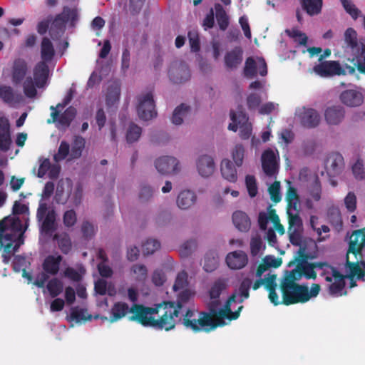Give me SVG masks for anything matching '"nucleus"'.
<instances>
[{
  "label": "nucleus",
  "instance_id": "f257e3e1",
  "mask_svg": "<svg viewBox=\"0 0 365 365\" xmlns=\"http://www.w3.org/2000/svg\"><path fill=\"white\" fill-rule=\"evenodd\" d=\"M252 284V280L246 277L240 284V286L235 292L228 299L225 306L218 309L220 304V296L222 292L226 288V284L224 280L218 279L215 281L210 287L209 294L210 301L208 307L210 313L201 312L197 314L192 310H187L182 319V324L187 328L193 331H210L214 330L217 326H224L227 324L226 320L230 322L236 319L240 316V312L243 308L240 306L237 311L232 312L231 311V304L234 302L242 303L250 296L249 289Z\"/></svg>",
  "mask_w": 365,
  "mask_h": 365
},
{
  "label": "nucleus",
  "instance_id": "f03ea898",
  "mask_svg": "<svg viewBox=\"0 0 365 365\" xmlns=\"http://www.w3.org/2000/svg\"><path fill=\"white\" fill-rule=\"evenodd\" d=\"M25 230L15 215L5 217L0 221V244L4 263H8L11 255L24 244Z\"/></svg>",
  "mask_w": 365,
  "mask_h": 365
},
{
  "label": "nucleus",
  "instance_id": "7ed1b4c3",
  "mask_svg": "<svg viewBox=\"0 0 365 365\" xmlns=\"http://www.w3.org/2000/svg\"><path fill=\"white\" fill-rule=\"evenodd\" d=\"M303 275L299 266L293 269L281 282L283 302L285 304L304 303L316 297L321 289L320 285L313 284L309 290L307 286L299 285L295 281L299 280Z\"/></svg>",
  "mask_w": 365,
  "mask_h": 365
},
{
  "label": "nucleus",
  "instance_id": "20e7f679",
  "mask_svg": "<svg viewBox=\"0 0 365 365\" xmlns=\"http://www.w3.org/2000/svg\"><path fill=\"white\" fill-rule=\"evenodd\" d=\"M315 268H320L323 269L322 275L324 277L325 280L329 283L328 285L330 294L333 296H341L344 292L345 286L344 277L345 273H339L334 267L321 263H304L299 265V269H302L303 275L307 279H315L317 273L314 271Z\"/></svg>",
  "mask_w": 365,
  "mask_h": 365
},
{
  "label": "nucleus",
  "instance_id": "39448f33",
  "mask_svg": "<svg viewBox=\"0 0 365 365\" xmlns=\"http://www.w3.org/2000/svg\"><path fill=\"white\" fill-rule=\"evenodd\" d=\"M53 191V182H46L41 194L36 213V218L40 223L41 232L48 236H51L57 227L56 212L47 202Z\"/></svg>",
  "mask_w": 365,
  "mask_h": 365
},
{
  "label": "nucleus",
  "instance_id": "423d86ee",
  "mask_svg": "<svg viewBox=\"0 0 365 365\" xmlns=\"http://www.w3.org/2000/svg\"><path fill=\"white\" fill-rule=\"evenodd\" d=\"M344 53L361 73H365V39L358 41L356 31L348 28L344 34Z\"/></svg>",
  "mask_w": 365,
  "mask_h": 365
},
{
  "label": "nucleus",
  "instance_id": "0eeeda50",
  "mask_svg": "<svg viewBox=\"0 0 365 365\" xmlns=\"http://www.w3.org/2000/svg\"><path fill=\"white\" fill-rule=\"evenodd\" d=\"M181 310L182 306L173 302H164L157 305L155 314H158V318H155L153 327L166 331L171 330L175 327L177 319L182 324L183 318H179L180 313H182ZM185 314V313L182 314V317Z\"/></svg>",
  "mask_w": 365,
  "mask_h": 365
},
{
  "label": "nucleus",
  "instance_id": "6e6552de",
  "mask_svg": "<svg viewBox=\"0 0 365 365\" xmlns=\"http://www.w3.org/2000/svg\"><path fill=\"white\" fill-rule=\"evenodd\" d=\"M48 76L49 69L46 63L44 61L37 63L33 69V78L27 76L23 82L24 95L29 98H36V88H42L47 85Z\"/></svg>",
  "mask_w": 365,
  "mask_h": 365
},
{
  "label": "nucleus",
  "instance_id": "1a4fd4ad",
  "mask_svg": "<svg viewBox=\"0 0 365 365\" xmlns=\"http://www.w3.org/2000/svg\"><path fill=\"white\" fill-rule=\"evenodd\" d=\"M365 246V228L355 230L350 237L349 247L346 253V263L344 267V273L346 277H350L359 272L357 264L351 260V256L357 258L361 255Z\"/></svg>",
  "mask_w": 365,
  "mask_h": 365
},
{
  "label": "nucleus",
  "instance_id": "9d476101",
  "mask_svg": "<svg viewBox=\"0 0 365 365\" xmlns=\"http://www.w3.org/2000/svg\"><path fill=\"white\" fill-rule=\"evenodd\" d=\"M259 225L262 230H267L266 238L271 245L277 242L275 231L279 235L284 234V228L279 222V218L275 210L269 207L267 212H261L258 218Z\"/></svg>",
  "mask_w": 365,
  "mask_h": 365
},
{
  "label": "nucleus",
  "instance_id": "9b49d317",
  "mask_svg": "<svg viewBox=\"0 0 365 365\" xmlns=\"http://www.w3.org/2000/svg\"><path fill=\"white\" fill-rule=\"evenodd\" d=\"M72 98L73 91L71 89L62 103H58L56 107L51 106V118L47 120L48 123H56V126L58 128H66L69 126L76 114V109L73 107H69L61 115L59 113L71 102Z\"/></svg>",
  "mask_w": 365,
  "mask_h": 365
},
{
  "label": "nucleus",
  "instance_id": "f8f14e48",
  "mask_svg": "<svg viewBox=\"0 0 365 365\" xmlns=\"http://www.w3.org/2000/svg\"><path fill=\"white\" fill-rule=\"evenodd\" d=\"M136 111L143 120H150L157 115L153 95L150 91L140 93L136 97Z\"/></svg>",
  "mask_w": 365,
  "mask_h": 365
},
{
  "label": "nucleus",
  "instance_id": "ddd939ff",
  "mask_svg": "<svg viewBox=\"0 0 365 365\" xmlns=\"http://www.w3.org/2000/svg\"><path fill=\"white\" fill-rule=\"evenodd\" d=\"M155 307H147L140 304H133L130 309V321L137 322L144 327L154 326Z\"/></svg>",
  "mask_w": 365,
  "mask_h": 365
},
{
  "label": "nucleus",
  "instance_id": "4468645a",
  "mask_svg": "<svg viewBox=\"0 0 365 365\" xmlns=\"http://www.w3.org/2000/svg\"><path fill=\"white\" fill-rule=\"evenodd\" d=\"M313 71L322 77H329L334 75L352 74L355 72L354 66L346 65L342 68L337 61H324L313 68Z\"/></svg>",
  "mask_w": 365,
  "mask_h": 365
},
{
  "label": "nucleus",
  "instance_id": "2eb2a0df",
  "mask_svg": "<svg viewBox=\"0 0 365 365\" xmlns=\"http://www.w3.org/2000/svg\"><path fill=\"white\" fill-rule=\"evenodd\" d=\"M232 123L228 125V129L232 131L240 130V136L242 139H248L252 134V124L248 120V117L242 111L231 113Z\"/></svg>",
  "mask_w": 365,
  "mask_h": 365
},
{
  "label": "nucleus",
  "instance_id": "dca6fc26",
  "mask_svg": "<svg viewBox=\"0 0 365 365\" xmlns=\"http://www.w3.org/2000/svg\"><path fill=\"white\" fill-rule=\"evenodd\" d=\"M191 73L187 64L180 60L171 63L168 69V77L175 84H181L188 81Z\"/></svg>",
  "mask_w": 365,
  "mask_h": 365
},
{
  "label": "nucleus",
  "instance_id": "f3484780",
  "mask_svg": "<svg viewBox=\"0 0 365 365\" xmlns=\"http://www.w3.org/2000/svg\"><path fill=\"white\" fill-rule=\"evenodd\" d=\"M295 117L301 125L306 128H314L321 122L319 112L312 108H297L295 111Z\"/></svg>",
  "mask_w": 365,
  "mask_h": 365
},
{
  "label": "nucleus",
  "instance_id": "a211bd4d",
  "mask_svg": "<svg viewBox=\"0 0 365 365\" xmlns=\"http://www.w3.org/2000/svg\"><path fill=\"white\" fill-rule=\"evenodd\" d=\"M261 160L265 175L269 178H276L279 160L278 151L270 148L265 150L262 154Z\"/></svg>",
  "mask_w": 365,
  "mask_h": 365
},
{
  "label": "nucleus",
  "instance_id": "6ab92c4d",
  "mask_svg": "<svg viewBox=\"0 0 365 365\" xmlns=\"http://www.w3.org/2000/svg\"><path fill=\"white\" fill-rule=\"evenodd\" d=\"M195 165L197 174L203 178L211 177L216 168L214 158L207 153L199 154L195 158Z\"/></svg>",
  "mask_w": 365,
  "mask_h": 365
},
{
  "label": "nucleus",
  "instance_id": "aec40b11",
  "mask_svg": "<svg viewBox=\"0 0 365 365\" xmlns=\"http://www.w3.org/2000/svg\"><path fill=\"white\" fill-rule=\"evenodd\" d=\"M157 170L163 175H177L181 171L180 161L173 156L160 157L155 162Z\"/></svg>",
  "mask_w": 365,
  "mask_h": 365
},
{
  "label": "nucleus",
  "instance_id": "412c9836",
  "mask_svg": "<svg viewBox=\"0 0 365 365\" xmlns=\"http://www.w3.org/2000/svg\"><path fill=\"white\" fill-rule=\"evenodd\" d=\"M289 218L288 234L292 244L298 245L301 242V231L302 221L298 215V211L287 210Z\"/></svg>",
  "mask_w": 365,
  "mask_h": 365
},
{
  "label": "nucleus",
  "instance_id": "4be33fe9",
  "mask_svg": "<svg viewBox=\"0 0 365 365\" xmlns=\"http://www.w3.org/2000/svg\"><path fill=\"white\" fill-rule=\"evenodd\" d=\"M245 76L253 78L257 73L264 76L267 73V64L262 58L249 57L244 68Z\"/></svg>",
  "mask_w": 365,
  "mask_h": 365
},
{
  "label": "nucleus",
  "instance_id": "5701e85b",
  "mask_svg": "<svg viewBox=\"0 0 365 365\" xmlns=\"http://www.w3.org/2000/svg\"><path fill=\"white\" fill-rule=\"evenodd\" d=\"M0 99L11 107L16 108L24 101V96L11 86L0 85Z\"/></svg>",
  "mask_w": 365,
  "mask_h": 365
},
{
  "label": "nucleus",
  "instance_id": "b1692460",
  "mask_svg": "<svg viewBox=\"0 0 365 365\" xmlns=\"http://www.w3.org/2000/svg\"><path fill=\"white\" fill-rule=\"evenodd\" d=\"M346 111L341 105L327 106L324 112V120L327 125L336 126L340 125L344 120Z\"/></svg>",
  "mask_w": 365,
  "mask_h": 365
},
{
  "label": "nucleus",
  "instance_id": "393cba45",
  "mask_svg": "<svg viewBox=\"0 0 365 365\" xmlns=\"http://www.w3.org/2000/svg\"><path fill=\"white\" fill-rule=\"evenodd\" d=\"M226 263L231 269H241L248 263V256L244 251H233L227 255Z\"/></svg>",
  "mask_w": 365,
  "mask_h": 365
},
{
  "label": "nucleus",
  "instance_id": "a878e982",
  "mask_svg": "<svg viewBox=\"0 0 365 365\" xmlns=\"http://www.w3.org/2000/svg\"><path fill=\"white\" fill-rule=\"evenodd\" d=\"M28 71L27 62L22 58L16 59L14 61L11 70V81L13 83L16 85L21 83L24 79H26Z\"/></svg>",
  "mask_w": 365,
  "mask_h": 365
},
{
  "label": "nucleus",
  "instance_id": "bb28decb",
  "mask_svg": "<svg viewBox=\"0 0 365 365\" xmlns=\"http://www.w3.org/2000/svg\"><path fill=\"white\" fill-rule=\"evenodd\" d=\"M196 193L190 190H182L176 199L177 206L182 210H187L192 208L197 202Z\"/></svg>",
  "mask_w": 365,
  "mask_h": 365
},
{
  "label": "nucleus",
  "instance_id": "cd10ccee",
  "mask_svg": "<svg viewBox=\"0 0 365 365\" xmlns=\"http://www.w3.org/2000/svg\"><path fill=\"white\" fill-rule=\"evenodd\" d=\"M340 100L349 107H356L363 103L364 96L359 90L350 89L341 93Z\"/></svg>",
  "mask_w": 365,
  "mask_h": 365
},
{
  "label": "nucleus",
  "instance_id": "c85d7f7f",
  "mask_svg": "<svg viewBox=\"0 0 365 365\" xmlns=\"http://www.w3.org/2000/svg\"><path fill=\"white\" fill-rule=\"evenodd\" d=\"M120 97V84L118 82H110L105 91V101L108 108L115 106Z\"/></svg>",
  "mask_w": 365,
  "mask_h": 365
},
{
  "label": "nucleus",
  "instance_id": "c756f323",
  "mask_svg": "<svg viewBox=\"0 0 365 365\" xmlns=\"http://www.w3.org/2000/svg\"><path fill=\"white\" fill-rule=\"evenodd\" d=\"M11 138L9 130V123L6 118H0V149L6 152L9 150Z\"/></svg>",
  "mask_w": 365,
  "mask_h": 365
},
{
  "label": "nucleus",
  "instance_id": "7c9ffc66",
  "mask_svg": "<svg viewBox=\"0 0 365 365\" xmlns=\"http://www.w3.org/2000/svg\"><path fill=\"white\" fill-rule=\"evenodd\" d=\"M232 222L235 227L240 232H247L251 227V220L248 215L240 210L236 211L232 215Z\"/></svg>",
  "mask_w": 365,
  "mask_h": 365
},
{
  "label": "nucleus",
  "instance_id": "2f4dec72",
  "mask_svg": "<svg viewBox=\"0 0 365 365\" xmlns=\"http://www.w3.org/2000/svg\"><path fill=\"white\" fill-rule=\"evenodd\" d=\"M130 308L124 302L115 303L111 309V314L109 319L103 317L104 320H108L110 323L118 321L124 317L127 314L129 315Z\"/></svg>",
  "mask_w": 365,
  "mask_h": 365
},
{
  "label": "nucleus",
  "instance_id": "473e14b6",
  "mask_svg": "<svg viewBox=\"0 0 365 365\" xmlns=\"http://www.w3.org/2000/svg\"><path fill=\"white\" fill-rule=\"evenodd\" d=\"M220 171L222 177L227 181L235 182L237 180V170L229 159L225 158L221 161Z\"/></svg>",
  "mask_w": 365,
  "mask_h": 365
},
{
  "label": "nucleus",
  "instance_id": "72a5a7b5",
  "mask_svg": "<svg viewBox=\"0 0 365 365\" xmlns=\"http://www.w3.org/2000/svg\"><path fill=\"white\" fill-rule=\"evenodd\" d=\"M242 61V50L236 47L227 52L225 56V66L231 69L237 68Z\"/></svg>",
  "mask_w": 365,
  "mask_h": 365
},
{
  "label": "nucleus",
  "instance_id": "f704fd0d",
  "mask_svg": "<svg viewBox=\"0 0 365 365\" xmlns=\"http://www.w3.org/2000/svg\"><path fill=\"white\" fill-rule=\"evenodd\" d=\"M66 23L67 21L62 14L55 18L49 29V34L53 39H57L64 33Z\"/></svg>",
  "mask_w": 365,
  "mask_h": 365
},
{
  "label": "nucleus",
  "instance_id": "c9c22d12",
  "mask_svg": "<svg viewBox=\"0 0 365 365\" xmlns=\"http://www.w3.org/2000/svg\"><path fill=\"white\" fill-rule=\"evenodd\" d=\"M276 281V275L268 274L265 277V280L264 282L265 288L269 291V299L271 302L274 305H277L279 304L278 295L275 292V287L277 284Z\"/></svg>",
  "mask_w": 365,
  "mask_h": 365
},
{
  "label": "nucleus",
  "instance_id": "e433bc0d",
  "mask_svg": "<svg viewBox=\"0 0 365 365\" xmlns=\"http://www.w3.org/2000/svg\"><path fill=\"white\" fill-rule=\"evenodd\" d=\"M288 189L286 193V200L287 202V210L298 211L299 207V199L297 190L291 186V182H288Z\"/></svg>",
  "mask_w": 365,
  "mask_h": 365
},
{
  "label": "nucleus",
  "instance_id": "4c0bfd02",
  "mask_svg": "<svg viewBox=\"0 0 365 365\" xmlns=\"http://www.w3.org/2000/svg\"><path fill=\"white\" fill-rule=\"evenodd\" d=\"M86 140L79 135H76L71 144V153L69 155V160L79 158L85 148Z\"/></svg>",
  "mask_w": 365,
  "mask_h": 365
},
{
  "label": "nucleus",
  "instance_id": "58836bf2",
  "mask_svg": "<svg viewBox=\"0 0 365 365\" xmlns=\"http://www.w3.org/2000/svg\"><path fill=\"white\" fill-rule=\"evenodd\" d=\"M155 189L150 185L142 184L139 187L138 199L140 203L150 202L155 195Z\"/></svg>",
  "mask_w": 365,
  "mask_h": 365
},
{
  "label": "nucleus",
  "instance_id": "ea45409f",
  "mask_svg": "<svg viewBox=\"0 0 365 365\" xmlns=\"http://www.w3.org/2000/svg\"><path fill=\"white\" fill-rule=\"evenodd\" d=\"M62 259L61 256L50 255L47 257L43 264V269L51 274H56L59 269V264Z\"/></svg>",
  "mask_w": 365,
  "mask_h": 365
},
{
  "label": "nucleus",
  "instance_id": "a19ab883",
  "mask_svg": "<svg viewBox=\"0 0 365 365\" xmlns=\"http://www.w3.org/2000/svg\"><path fill=\"white\" fill-rule=\"evenodd\" d=\"M55 54V50L49 38L45 37L42 39L41 45V61L49 62L53 59Z\"/></svg>",
  "mask_w": 365,
  "mask_h": 365
},
{
  "label": "nucleus",
  "instance_id": "79ce46f5",
  "mask_svg": "<svg viewBox=\"0 0 365 365\" xmlns=\"http://www.w3.org/2000/svg\"><path fill=\"white\" fill-rule=\"evenodd\" d=\"M342 165V156L340 155H335L328 158L326 168L330 175H335L341 171Z\"/></svg>",
  "mask_w": 365,
  "mask_h": 365
},
{
  "label": "nucleus",
  "instance_id": "37998d69",
  "mask_svg": "<svg viewBox=\"0 0 365 365\" xmlns=\"http://www.w3.org/2000/svg\"><path fill=\"white\" fill-rule=\"evenodd\" d=\"M190 112V107L185 104H181L173 111L171 121L176 125H180L183 123L184 119L187 116Z\"/></svg>",
  "mask_w": 365,
  "mask_h": 365
},
{
  "label": "nucleus",
  "instance_id": "c03bdc74",
  "mask_svg": "<svg viewBox=\"0 0 365 365\" xmlns=\"http://www.w3.org/2000/svg\"><path fill=\"white\" fill-rule=\"evenodd\" d=\"M148 269L142 264H135L130 267V276L139 282H144L148 278Z\"/></svg>",
  "mask_w": 365,
  "mask_h": 365
},
{
  "label": "nucleus",
  "instance_id": "a18cd8bd",
  "mask_svg": "<svg viewBox=\"0 0 365 365\" xmlns=\"http://www.w3.org/2000/svg\"><path fill=\"white\" fill-rule=\"evenodd\" d=\"M95 290L101 295L108 294L110 296H113L116 293L114 285L103 279H99L95 282Z\"/></svg>",
  "mask_w": 365,
  "mask_h": 365
},
{
  "label": "nucleus",
  "instance_id": "49530a36",
  "mask_svg": "<svg viewBox=\"0 0 365 365\" xmlns=\"http://www.w3.org/2000/svg\"><path fill=\"white\" fill-rule=\"evenodd\" d=\"M142 135V128L134 123L128 125L126 130V141L128 143H133L139 140Z\"/></svg>",
  "mask_w": 365,
  "mask_h": 365
},
{
  "label": "nucleus",
  "instance_id": "de8ad7c7",
  "mask_svg": "<svg viewBox=\"0 0 365 365\" xmlns=\"http://www.w3.org/2000/svg\"><path fill=\"white\" fill-rule=\"evenodd\" d=\"M231 158L237 167L243 165L244 158L245 157V148L242 144H236L230 151Z\"/></svg>",
  "mask_w": 365,
  "mask_h": 365
},
{
  "label": "nucleus",
  "instance_id": "09e8293b",
  "mask_svg": "<svg viewBox=\"0 0 365 365\" xmlns=\"http://www.w3.org/2000/svg\"><path fill=\"white\" fill-rule=\"evenodd\" d=\"M303 8L309 15L318 14L322 9V0H301Z\"/></svg>",
  "mask_w": 365,
  "mask_h": 365
},
{
  "label": "nucleus",
  "instance_id": "8fccbe9b",
  "mask_svg": "<svg viewBox=\"0 0 365 365\" xmlns=\"http://www.w3.org/2000/svg\"><path fill=\"white\" fill-rule=\"evenodd\" d=\"M215 10L216 19L217 21L220 28L222 30H225L229 24L228 16L226 14L225 10L220 4H215Z\"/></svg>",
  "mask_w": 365,
  "mask_h": 365
},
{
  "label": "nucleus",
  "instance_id": "3c124183",
  "mask_svg": "<svg viewBox=\"0 0 365 365\" xmlns=\"http://www.w3.org/2000/svg\"><path fill=\"white\" fill-rule=\"evenodd\" d=\"M197 247V240L195 239H190L181 245L180 247V255L182 257H187L194 253Z\"/></svg>",
  "mask_w": 365,
  "mask_h": 365
},
{
  "label": "nucleus",
  "instance_id": "603ef678",
  "mask_svg": "<svg viewBox=\"0 0 365 365\" xmlns=\"http://www.w3.org/2000/svg\"><path fill=\"white\" fill-rule=\"evenodd\" d=\"M344 11L354 20L361 14V11L356 7L352 0H339Z\"/></svg>",
  "mask_w": 365,
  "mask_h": 365
},
{
  "label": "nucleus",
  "instance_id": "864d4df0",
  "mask_svg": "<svg viewBox=\"0 0 365 365\" xmlns=\"http://www.w3.org/2000/svg\"><path fill=\"white\" fill-rule=\"evenodd\" d=\"M46 289L52 297H56L62 292L63 285L60 279L53 278L48 282Z\"/></svg>",
  "mask_w": 365,
  "mask_h": 365
},
{
  "label": "nucleus",
  "instance_id": "5fc2aeb1",
  "mask_svg": "<svg viewBox=\"0 0 365 365\" xmlns=\"http://www.w3.org/2000/svg\"><path fill=\"white\" fill-rule=\"evenodd\" d=\"M310 180L312 185L309 188V195L314 200L318 201L321 198V185L318 177L313 175Z\"/></svg>",
  "mask_w": 365,
  "mask_h": 365
},
{
  "label": "nucleus",
  "instance_id": "6e6d98bb",
  "mask_svg": "<svg viewBox=\"0 0 365 365\" xmlns=\"http://www.w3.org/2000/svg\"><path fill=\"white\" fill-rule=\"evenodd\" d=\"M264 248L263 241L259 235H253L250 240V252L252 256H257Z\"/></svg>",
  "mask_w": 365,
  "mask_h": 365
},
{
  "label": "nucleus",
  "instance_id": "4d7b16f0",
  "mask_svg": "<svg viewBox=\"0 0 365 365\" xmlns=\"http://www.w3.org/2000/svg\"><path fill=\"white\" fill-rule=\"evenodd\" d=\"M267 184L269 185L268 192L271 200L275 203L279 202L282 199L280 182L279 181H274L273 183L267 182Z\"/></svg>",
  "mask_w": 365,
  "mask_h": 365
},
{
  "label": "nucleus",
  "instance_id": "13d9d810",
  "mask_svg": "<svg viewBox=\"0 0 365 365\" xmlns=\"http://www.w3.org/2000/svg\"><path fill=\"white\" fill-rule=\"evenodd\" d=\"M70 145L66 141H61L58 150V153L54 155L53 158L56 162H60L66 157L69 158Z\"/></svg>",
  "mask_w": 365,
  "mask_h": 365
},
{
  "label": "nucleus",
  "instance_id": "bf43d9fd",
  "mask_svg": "<svg viewBox=\"0 0 365 365\" xmlns=\"http://www.w3.org/2000/svg\"><path fill=\"white\" fill-rule=\"evenodd\" d=\"M71 317L72 320H74L76 322H81L82 321L85 322L91 319V316L88 314L86 310L78 307L72 308Z\"/></svg>",
  "mask_w": 365,
  "mask_h": 365
},
{
  "label": "nucleus",
  "instance_id": "052dcab7",
  "mask_svg": "<svg viewBox=\"0 0 365 365\" xmlns=\"http://www.w3.org/2000/svg\"><path fill=\"white\" fill-rule=\"evenodd\" d=\"M262 101L260 95L256 92L250 93L247 97V106L249 110H256L259 108Z\"/></svg>",
  "mask_w": 365,
  "mask_h": 365
},
{
  "label": "nucleus",
  "instance_id": "680f3d73",
  "mask_svg": "<svg viewBox=\"0 0 365 365\" xmlns=\"http://www.w3.org/2000/svg\"><path fill=\"white\" fill-rule=\"evenodd\" d=\"M160 244L158 240L149 239L143 245V253L146 255L153 254L160 248Z\"/></svg>",
  "mask_w": 365,
  "mask_h": 365
},
{
  "label": "nucleus",
  "instance_id": "e2e57ef3",
  "mask_svg": "<svg viewBox=\"0 0 365 365\" xmlns=\"http://www.w3.org/2000/svg\"><path fill=\"white\" fill-rule=\"evenodd\" d=\"M351 260L354 262L356 264H357L358 267L359 268V272L354 274L353 276L349 277V279H353L354 277H357L359 279H363L365 276V262H363L361 260V254L359 255H357V258H354V255L351 256ZM346 277H344V279Z\"/></svg>",
  "mask_w": 365,
  "mask_h": 365
},
{
  "label": "nucleus",
  "instance_id": "0e129e2a",
  "mask_svg": "<svg viewBox=\"0 0 365 365\" xmlns=\"http://www.w3.org/2000/svg\"><path fill=\"white\" fill-rule=\"evenodd\" d=\"M187 274L185 272H181L176 277L173 289L175 291L184 289L187 287Z\"/></svg>",
  "mask_w": 365,
  "mask_h": 365
},
{
  "label": "nucleus",
  "instance_id": "69168bd1",
  "mask_svg": "<svg viewBox=\"0 0 365 365\" xmlns=\"http://www.w3.org/2000/svg\"><path fill=\"white\" fill-rule=\"evenodd\" d=\"M217 257L212 252L207 253L205 257L204 269L206 272H212L217 265Z\"/></svg>",
  "mask_w": 365,
  "mask_h": 365
},
{
  "label": "nucleus",
  "instance_id": "338daca9",
  "mask_svg": "<svg viewBox=\"0 0 365 365\" xmlns=\"http://www.w3.org/2000/svg\"><path fill=\"white\" fill-rule=\"evenodd\" d=\"M55 239L58 241V245L61 250L66 254L69 252L71 247V242L69 237L66 235L62 236L55 235Z\"/></svg>",
  "mask_w": 365,
  "mask_h": 365
},
{
  "label": "nucleus",
  "instance_id": "774afa93",
  "mask_svg": "<svg viewBox=\"0 0 365 365\" xmlns=\"http://www.w3.org/2000/svg\"><path fill=\"white\" fill-rule=\"evenodd\" d=\"M81 230L83 236L87 239H90L96 235L97 227L93 223L86 221L82 224Z\"/></svg>",
  "mask_w": 365,
  "mask_h": 365
}]
</instances>
